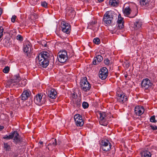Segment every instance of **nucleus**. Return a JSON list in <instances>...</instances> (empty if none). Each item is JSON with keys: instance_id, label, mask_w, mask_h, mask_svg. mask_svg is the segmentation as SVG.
<instances>
[{"instance_id": "f257e3e1", "label": "nucleus", "mask_w": 157, "mask_h": 157, "mask_svg": "<svg viewBox=\"0 0 157 157\" xmlns=\"http://www.w3.org/2000/svg\"><path fill=\"white\" fill-rule=\"evenodd\" d=\"M53 59L54 56L52 54L46 51L41 52L36 58L39 65L43 68L47 67L49 65V60Z\"/></svg>"}, {"instance_id": "f03ea898", "label": "nucleus", "mask_w": 157, "mask_h": 157, "mask_svg": "<svg viewBox=\"0 0 157 157\" xmlns=\"http://www.w3.org/2000/svg\"><path fill=\"white\" fill-rule=\"evenodd\" d=\"M34 101L35 103L37 105L44 104L46 101V95L43 93L38 94L35 96Z\"/></svg>"}, {"instance_id": "7ed1b4c3", "label": "nucleus", "mask_w": 157, "mask_h": 157, "mask_svg": "<svg viewBox=\"0 0 157 157\" xmlns=\"http://www.w3.org/2000/svg\"><path fill=\"white\" fill-rule=\"evenodd\" d=\"M80 85L81 89L85 92L89 91L91 88V85L87 81L86 77L82 78L80 82Z\"/></svg>"}, {"instance_id": "20e7f679", "label": "nucleus", "mask_w": 157, "mask_h": 157, "mask_svg": "<svg viewBox=\"0 0 157 157\" xmlns=\"http://www.w3.org/2000/svg\"><path fill=\"white\" fill-rule=\"evenodd\" d=\"M61 28L62 31L67 34H69L71 31V26L69 23L65 20H62Z\"/></svg>"}, {"instance_id": "39448f33", "label": "nucleus", "mask_w": 157, "mask_h": 157, "mask_svg": "<svg viewBox=\"0 0 157 157\" xmlns=\"http://www.w3.org/2000/svg\"><path fill=\"white\" fill-rule=\"evenodd\" d=\"M57 58L61 63L65 62L68 59L67 53L66 51H60L58 54Z\"/></svg>"}, {"instance_id": "423d86ee", "label": "nucleus", "mask_w": 157, "mask_h": 157, "mask_svg": "<svg viewBox=\"0 0 157 157\" xmlns=\"http://www.w3.org/2000/svg\"><path fill=\"white\" fill-rule=\"evenodd\" d=\"M112 145L109 140L107 139L102 140L101 142V149L103 151H107L111 148Z\"/></svg>"}, {"instance_id": "0eeeda50", "label": "nucleus", "mask_w": 157, "mask_h": 157, "mask_svg": "<svg viewBox=\"0 0 157 157\" xmlns=\"http://www.w3.org/2000/svg\"><path fill=\"white\" fill-rule=\"evenodd\" d=\"M152 83L151 80L148 78L144 79L141 82V87L145 90H148L151 87Z\"/></svg>"}, {"instance_id": "6e6552de", "label": "nucleus", "mask_w": 157, "mask_h": 157, "mask_svg": "<svg viewBox=\"0 0 157 157\" xmlns=\"http://www.w3.org/2000/svg\"><path fill=\"white\" fill-rule=\"evenodd\" d=\"M117 15L112 10L107 11L104 14L103 20H112L116 19Z\"/></svg>"}, {"instance_id": "1a4fd4ad", "label": "nucleus", "mask_w": 157, "mask_h": 157, "mask_svg": "<svg viewBox=\"0 0 157 157\" xmlns=\"http://www.w3.org/2000/svg\"><path fill=\"white\" fill-rule=\"evenodd\" d=\"M12 137L13 139V142L15 144L21 142V138L19 134L17 131H12Z\"/></svg>"}, {"instance_id": "9d476101", "label": "nucleus", "mask_w": 157, "mask_h": 157, "mask_svg": "<svg viewBox=\"0 0 157 157\" xmlns=\"http://www.w3.org/2000/svg\"><path fill=\"white\" fill-rule=\"evenodd\" d=\"M76 125L77 126L81 127L84 124V121L81 115L79 114H75L74 117Z\"/></svg>"}, {"instance_id": "9b49d317", "label": "nucleus", "mask_w": 157, "mask_h": 157, "mask_svg": "<svg viewBox=\"0 0 157 157\" xmlns=\"http://www.w3.org/2000/svg\"><path fill=\"white\" fill-rule=\"evenodd\" d=\"M108 74V70L105 67H103L100 70L99 76L102 80L105 79L107 77Z\"/></svg>"}, {"instance_id": "f8f14e48", "label": "nucleus", "mask_w": 157, "mask_h": 157, "mask_svg": "<svg viewBox=\"0 0 157 157\" xmlns=\"http://www.w3.org/2000/svg\"><path fill=\"white\" fill-rule=\"evenodd\" d=\"M100 124L102 125L105 126L106 125V113L104 112H100L99 113Z\"/></svg>"}, {"instance_id": "ddd939ff", "label": "nucleus", "mask_w": 157, "mask_h": 157, "mask_svg": "<svg viewBox=\"0 0 157 157\" xmlns=\"http://www.w3.org/2000/svg\"><path fill=\"white\" fill-rule=\"evenodd\" d=\"M31 93L29 89H24L23 92L20 97L21 99L23 101L27 100L30 97Z\"/></svg>"}, {"instance_id": "4468645a", "label": "nucleus", "mask_w": 157, "mask_h": 157, "mask_svg": "<svg viewBox=\"0 0 157 157\" xmlns=\"http://www.w3.org/2000/svg\"><path fill=\"white\" fill-rule=\"evenodd\" d=\"M144 107L140 105L136 106L134 108V112L136 115L140 116L144 112Z\"/></svg>"}, {"instance_id": "2eb2a0df", "label": "nucleus", "mask_w": 157, "mask_h": 157, "mask_svg": "<svg viewBox=\"0 0 157 157\" xmlns=\"http://www.w3.org/2000/svg\"><path fill=\"white\" fill-rule=\"evenodd\" d=\"M57 94L56 91L54 89H52L48 91V96L51 99H54L56 98L57 97Z\"/></svg>"}, {"instance_id": "dca6fc26", "label": "nucleus", "mask_w": 157, "mask_h": 157, "mask_svg": "<svg viewBox=\"0 0 157 157\" xmlns=\"http://www.w3.org/2000/svg\"><path fill=\"white\" fill-rule=\"evenodd\" d=\"M103 57L101 56L98 55L94 57L92 62L93 64L94 65L98 64L100 62L102 61Z\"/></svg>"}, {"instance_id": "f3484780", "label": "nucleus", "mask_w": 157, "mask_h": 157, "mask_svg": "<svg viewBox=\"0 0 157 157\" xmlns=\"http://www.w3.org/2000/svg\"><path fill=\"white\" fill-rule=\"evenodd\" d=\"M31 47L29 44L24 46V51L26 53V55L28 57H29L31 56Z\"/></svg>"}, {"instance_id": "a211bd4d", "label": "nucleus", "mask_w": 157, "mask_h": 157, "mask_svg": "<svg viewBox=\"0 0 157 157\" xmlns=\"http://www.w3.org/2000/svg\"><path fill=\"white\" fill-rule=\"evenodd\" d=\"M132 25H133L134 28L135 29L137 30L141 27L142 22L141 20H135Z\"/></svg>"}, {"instance_id": "6ab92c4d", "label": "nucleus", "mask_w": 157, "mask_h": 157, "mask_svg": "<svg viewBox=\"0 0 157 157\" xmlns=\"http://www.w3.org/2000/svg\"><path fill=\"white\" fill-rule=\"evenodd\" d=\"M12 80L13 82H19L21 80V78L19 75V74H17L13 76Z\"/></svg>"}, {"instance_id": "aec40b11", "label": "nucleus", "mask_w": 157, "mask_h": 157, "mask_svg": "<svg viewBox=\"0 0 157 157\" xmlns=\"http://www.w3.org/2000/svg\"><path fill=\"white\" fill-rule=\"evenodd\" d=\"M124 20H117V27L120 29H121L124 27Z\"/></svg>"}, {"instance_id": "412c9836", "label": "nucleus", "mask_w": 157, "mask_h": 157, "mask_svg": "<svg viewBox=\"0 0 157 157\" xmlns=\"http://www.w3.org/2000/svg\"><path fill=\"white\" fill-rule=\"evenodd\" d=\"M151 153L147 151H144L142 154L141 157H151Z\"/></svg>"}, {"instance_id": "4be33fe9", "label": "nucleus", "mask_w": 157, "mask_h": 157, "mask_svg": "<svg viewBox=\"0 0 157 157\" xmlns=\"http://www.w3.org/2000/svg\"><path fill=\"white\" fill-rule=\"evenodd\" d=\"M3 138L6 140L12 139V132L7 134L4 135L3 137Z\"/></svg>"}, {"instance_id": "5701e85b", "label": "nucleus", "mask_w": 157, "mask_h": 157, "mask_svg": "<svg viewBox=\"0 0 157 157\" xmlns=\"http://www.w3.org/2000/svg\"><path fill=\"white\" fill-rule=\"evenodd\" d=\"M118 3V0H110L109 1V4L113 6H117Z\"/></svg>"}, {"instance_id": "b1692460", "label": "nucleus", "mask_w": 157, "mask_h": 157, "mask_svg": "<svg viewBox=\"0 0 157 157\" xmlns=\"http://www.w3.org/2000/svg\"><path fill=\"white\" fill-rule=\"evenodd\" d=\"M52 141L51 143H50L48 145V146H51L53 147H55L57 145V141L56 139L52 138Z\"/></svg>"}, {"instance_id": "393cba45", "label": "nucleus", "mask_w": 157, "mask_h": 157, "mask_svg": "<svg viewBox=\"0 0 157 157\" xmlns=\"http://www.w3.org/2000/svg\"><path fill=\"white\" fill-rule=\"evenodd\" d=\"M127 100V97L124 94L122 98H118V101L121 103H123Z\"/></svg>"}, {"instance_id": "a878e982", "label": "nucleus", "mask_w": 157, "mask_h": 157, "mask_svg": "<svg viewBox=\"0 0 157 157\" xmlns=\"http://www.w3.org/2000/svg\"><path fill=\"white\" fill-rule=\"evenodd\" d=\"M3 42L4 45L6 47L9 46L10 44V43L8 39H4Z\"/></svg>"}, {"instance_id": "bb28decb", "label": "nucleus", "mask_w": 157, "mask_h": 157, "mask_svg": "<svg viewBox=\"0 0 157 157\" xmlns=\"http://www.w3.org/2000/svg\"><path fill=\"white\" fill-rule=\"evenodd\" d=\"M140 2L141 6H147L148 5V0H140Z\"/></svg>"}, {"instance_id": "cd10ccee", "label": "nucleus", "mask_w": 157, "mask_h": 157, "mask_svg": "<svg viewBox=\"0 0 157 157\" xmlns=\"http://www.w3.org/2000/svg\"><path fill=\"white\" fill-rule=\"evenodd\" d=\"M130 9L129 8H125L124 11V15L127 16L130 13Z\"/></svg>"}, {"instance_id": "c85d7f7f", "label": "nucleus", "mask_w": 157, "mask_h": 157, "mask_svg": "<svg viewBox=\"0 0 157 157\" xmlns=\"http://www.w3.org/2000/svg\"><path fill=\"white\" fill-rule=\"evenodd\" d=\"M4 149L6 150L9 151L10 149V145L7 143H4Z\"/></svg>"}, {"instance_id": "c756f323", "label": "nucleus", "mask_w": 157, "mask_h": 157, "mask_svg": "<svg viewBox=\"0 0 157 157\" xmlns=\"http://www.w3.org/2000/svg\"><path fill=\"white\" fill-rule=\"evenodd\" d=\"M97 23V21L96 20H91V21L90 22L88 23V25L89 26H93L94 25L96 24Z\"/></svg>"}, {"instance_id": "7c9ffc66", "label": "nucleus", "mask_w": 157, "mask_h": 157, "mask_svg": "<svg viewBox=\"0 0 157 157\" xmlns=\"http://www.w3.org/2000/svg\"><path fill=\"white\" fill-rule=\"evenodd\" d=\"M89 106V104L86 102L84 101L82 103V106L83 109H86Z\"/></svg>"}, {"instance_id": "2f4dec72", "label": "nucleus", "mask_w": 157, "mask_h": 157, "mask_svg": "<svg viewBox=\"0 0 157 157\" xmlns=\"http://www.w3.org/2000/svg\"><path fill=\"white\" fill-rule=\"evenodd\" d=\"M4 29L2 26H0V41L1 40V38L3 35Z\"/></svg>"}, {"instance_id": "473e14b6", "label": "nucleus", "mask_w": 157, "mask_h": 157, "mask_svg": "<svg viewBox=\"0 0 157 157\" xmlns=\"http://www.w3.org/2000/svg\"><path fill=\"white\" fill-rule=\"evenodd\" d=\"M94 43L96 44H99L100 43V41L99 39L98 38H95L93 40Z\"/></svg>"}, {"instance_id": "72a5a7b5", "label": "nucleus", "mask_w": 157, "mask_h": 157, "mask_svg": "<svg viewBox=\"0 0 157 157\" xmlns=\"http://www.w3.org/2000/svg\"><path fill=\"white\" fill-rule=\"evenodd\" d=\"M81 101L80 99H78L75 102V105L77 107H79L81 105Z\"/></svg>"}, {"instance_id": "f704fd0d", "label": "nucleus", "mask_w": 157, "mask_h": 157, "mask_svg": "<svg viewBox=\"0 0 157 157\" xmlns=\"http://www.w3.org/2000/svg\"><path fill=\"white\" fill-rule=\"evenodd\" d=\"M10 71V68L8 66L6 67L3 69V71L4 73H7Z\"/></svg>"}, {"instance_id": "c9c22d12", "label": "nucleus", "mask_w": 157, "mask_h": 157, "mask_svg": "<svg viewBox=\"0 0 157 157\" xmlns=\"http://www.w3.org/2000/svg\"><path fill=\"white\" fill-rule=\"evenodd\" d=\"M150 121L151 122L155 123L157 122L155 119V117L154 115L152 116L150 118Z\"/></svg>"}, {"instance_id": "e433bc0d", "label": "nucleus", "mask_w": 157, "mask_h": 157, "mask_svg": "<svg viewBox=\"0 0 157 157\" xmlns=\"http://www.w3.org/2000/svg\"><path fill=\"white\" fill-rule=\"evenodd\" d=\"M78 97L77 94L76 93L74 92L71 94V98L72 99H76Z\"/></svg>"}, {"instance_id": "4c0bfd02", "label": "nucleus", "mask_w": 157, "mask_h": 157, "mask_svg": "<svg viewBox=\"0 0 157 157\" xmlns=\"http://www.w3.org/2000/svg\"><path fill=\"white\" fill-rule=\"evenodd\" d=\"M112 20H103L102 22L106 24V25L110 24L112 22Z\"/></svg>"}, {"instance_id": "58836bf2", "label": "nucleus", "mask_w": 157, "mask_h": 157, "mask_svg": "<svg viewBox=\"0 0 157 157\" xmlns=\"http://www.w3.org/2000/svg\"><path fill=\"white\" fill-rule=\"evenodd\" d=\"M16 39L17 40H18L20 41H22L23 40V38L20 35H18L16 37Z\"/></svg>"}, {"instance_id": "ea45409f", "label": "nucleus", "mask_w": 157, "mask_h": 157, "mask_svg": "<svg viewBox=\"0 0 157 157\" xmlns=\"http://www.w3.org/2000/svg\"><path fill=\"white\" fill-rule=\"evenodd\" d=\"M41 4L42 6L45 8H47V3L45 1L41 2Z\"/></svg>"}, {"instance_id": "a19ab883", "label": "nucleus", "mask_w": 157, "mask_h": 157, "mask_svg": "<svg viewBox=\"0 0 157 157\" xmlns=\"http://www.w3.org/2000/svg\"><path fill=\"white\" fill-rule=\"evenodd\" d=\"M37 0H30V3L33 5L34 6L37 3Z\"/></svg>"}, {"instance_id": "79ce46f5", "label": "nucleus", "mask_w": 157, "mask_h": 157, "mask_svg": "<svg viewBox=\"0 0 157 157\" xmlns=\"http://www.w3.org/2000/svg\"><path fill=\"white\" fill-rule=\"evenodd\" d=\"M104 63L105 64L108 65L110 63V61L108 59L106 58L104 60Z\"/></svg>"}, {"instance_id": "37998d69", "label": "nucleus", "mask_w": 157, "mask_h": 157, "mask_svg": "<svg viewBox=\"0 0 157 157\" xmlns=\"http://www.w3.org/2000/svg\"><path fill=\"white\" fill-rule=\"evenodd\" d=\"M150 127L151 128V129L153 130H157V126L150 124Z\"/></svg>"}, {"instance_id": "c03bdc74", "label": "nucleus", "mask_w": 157, "mask_h": 157, "mask_svg": "<svg viewBox=\"0 0 157 157\" xmlns=\"http://www.w3.org/2000/svg\"><path fill=\"white\" fill-rule=\"evenodd\" d=\"M26 21L25 20H21L20 22H19L20 24H21L22 25H26Z\"/></svg>"}, {"instance_id": "a18cd8bd", "label": "nucleus", "mask_w": 157, "mask_h": 157, "mask_svg": "<svg viewBox=\"0 0 157 157\" xmlns=\"http://www.w3.org/2000/svg\"><path fill=\"white\" fill-rule=\"evenodd\" d=\"M124 95V94L122 93H121V94H119V96H118V98H122V97L123 96V95Z\"/></svg>"}, {"instance_id": "49530a36", "label": "nucleus", "mask_w": 157, "mask_h": 157, "mask_svg": "<svg viewBox=\"0 0 157 157\" xmlns=\"http://www.w3.org/2000/svg\"><path fill=\"white\" fill-rule=\"evenodd\" d=\"M118 20H123L124 18L122 17L121 16V14H119L118 16Z\"/></svg>"}, {"instance_id": "de8ad7c7", "label": "nucleus", "mask_w": 157, "mask_h": 157, "mask_svg": "<svg viewBox=\"0 0 157 157\" xmlns=\"http://www.w3.org/2000/svg\"><path fill=\"white\" fill-rule=\"evenodd\" d=\"M17 18V17L16 16L14 15L12 16L11 20H16Z\"/></svg>"}, {"instance_id": "09e8293b", "label": "nucleus", "mask_w": 157, "mask_h": 157, "mask_svg": "<svg viewBox=\"0 0 157 157\" xmlns=\"http://www.w3.org/2000/svg\"><path fill=\"white\" fill-rule=\"evenodd\" d=\"M4 128V127L0 125V130H2Z\"/></svg>"}, {"instance_id": "8fccbe9b", "label": "nucleus", "mask_w": 157, "mask_h": 157, "mask_svg": "<svg viewBox=\"0 0 157 157\" xmlns=\"http://www.w3.org/2000/svg\"><path fill=\"white\" fill-rule=\"evenodd\" d=\"M39 144H43V142H42V141H40L39 142Z\"/></svg>"}, {"instance_id": "3c124183", "label": "nucleus", "mask_w": 157, "mask_h": 157, "mask_svg": "<svg viewBox=\"0 0 157 157\" xmlns=\"http://www.w3.org/2000/svg\"><path fill=\"white\" fill-rule=\"evenodd\" d=\"M99 2H101L103 1L104 0H98Z\"/></svg>"}, {"instance_id": "603ef678", "label": "nucleus", "mask_w": 157, "mask_h": 157, "mask_svg": "<svg viewBox=\"0 0 157 157\" xmlns=\"http://www.w3.org/2000/svg\"><path fill=\"white\" fill-rule=\"evenodd\" d=\"M11 22L13 23H14L15 22V21L16 20H11Z\"/></svg>"}, {"instance_id": "864d4df0", "label": "nucleus", "mask_w": 157, "mask_h": 157, "mask_svg": "<svg viewBox=\"0 0 157 157\" xmlns=\"http://www.w3.org/2000/svg\"><path fill=\"white\" fill-rule=\"evenodd\" d=\"M47 45V44H44V47H46Z\"/></svg>"}, {"instance_id": "5fc2aeb1", "label": "nucleus", "mask_w": 157, "mask_h": 157, "mask_svg": "<svg viewBox=\"0 0 157 157\" xmlns=\"http://www.w3.org/2000/svg\"><path fill=\"white\" fill-rule=\"evenodd\" d=\"M36 18V19H37V18H37V17H36V18Z\"/></svg>"}]
</instances>
